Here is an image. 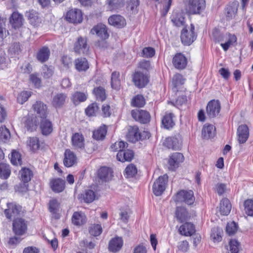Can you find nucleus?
<instances>
[{
	"label": "nucleus",
	"mask_w": 253,
	"mask_h": 253,
	"mask_svg": "<svg viewBox=\"0 0 253 253\" xmlns=\"http://www.w3.org/2000/svg\"><path fill=\"white\" fill-rule=\"evenodd\" d=\"M142 69H146L145 71H135L132 75V82L138 88L145 87L149 82V74L148 70L150 68V64H140Z\"/></svg>",
	"instance_id": "f257e3e1"
},
{
	"label": "nucleus",
	"mask_w": 253,
	"mask_h": 253,
	"mask_svg": "<svg viewBox=\"0 0 253 253\" xmlns=\"http://www.w3.org/2000/svg\"><path fill=\"white\" fill-rule=\"evenodd\" d=\"M174 201L175 203H184L188 205H192L195 201L194 192L190 190H181L175 194Z\"/></svg>",
	"instance_id": "f03ea898"
},
{
	"label": "nucleus",
	"mask_w": 253,
	"mask_h": 253,
	"mask_svg": "<svg viewBox=\"0 0 253 253\" xmlns=\"http://www.w3.org/2000/svg\"><path fill=\"white\" fill-rule=\"evenodd\" d=\"M194 31L195 27L193 24H191L189 29L185 27L182 30L180 39L184 45H189L196 40V35Z\"/></svg>",
	"instance_id": "7ed1b4c3"
},
{
	"label": "nucleus",
	"mask_w": 253,
	"mask_h": 253,
	"mask_svg": "<svg viewBox=\"0 0 253 253\" xmlns=\"http://www.w3.org/2000/svg\"><path fill=\"white\" fill-rule=\"evenodd\" d=\"M168 176L164 174L159 176L153 185V192L156 196H161L166 189Z\"/></svg>",
	"instance_id": "20e7f679"
},
{
	"label": "nucleus",
	"mask_w": 253,
	"mask_h": 253,
	"mask_svg": "<svg viewBox=\"0 0 253 253\" xmlns=\"http://www.w3.org/2000/svg\"><path fill=\"white\" fill-rule=\"evenodd\" d=\"M219 42H221V46L226 51L231 46H234L237 44V38L235 35L227 33L221 37Z\"/></svg>",
	"instance_id": "39448f33"
},
{
	"label": "nucleus",
	"mask_w": 253,
	"mask_h": 253,
	"mask_svg": "<svg viewBox=\"0 0 253 253\" xmlns=\"http://www.w3.org/2000/svg\"><path fill=\"white\" fill-rule=\"evenodd\" d=\"M221 105L219 100H212L209 102L207 106L206 111L209 118H213L217 117L220 111Z\"/></svg>",
	"instance_id": "423d86ee"
},
{
	"label": "nucleus",
	"mask_w": 253,
	"mask_h": 253,
	"mask_svg": "<svg viewBox=\"0 0 253 253\" xmlns=\"http://www.w3.org/2000/svg\"><path fill=\"white\" fill-rule=\"evenodd\" d=\"M206 7L205 0H190L188 4V11L190 14H200Z\"/></svg>",
	"instance_id": "0eeeda50"
},
{
	"label": "nucleus",
	"mask_w": 253,
	"mask_h": 253,
	"mask_svg": "<svg viewBox=\"0 0 253 253\" xmlns=\"http://www.w3.org/2000/svg\"><path fill=\"white\" fill-rule=\"evenodd\" d=\"M184 157L181 153H173L169 159V169L171 170H175L179 166L180 164L184 161Z\"/></svg>",
	"instance_id": "6e6552de"
},
{
	"label": "nucleus",
	"mask_w": 253,
	"mask_h": 253,
	"mask_svg": "<svg viewBox=\"0 0 253 253\" xmlns=\"http://www.w3.org/2000/svg\"><path fill=\"white\" fill-rule=\"evenodd\" d=\"M131 116L136 121L141 124H147L150 120V115L149 112L143 110H133L131 111Z\"/></svg>",
	"instance_id": "1a4fd4ad"
},
{
	"label": "nucleus",
	"mask_w": 253,
	"mask_h": 253,
	"mask_svg": "<svg viewBox=\"0 0 253 253\" xmlns=\"http://www.w3.org/2000/svg\"><path fill=\"white\" fill-rule=\"evenodd\" d=\"M27 225L24 219L17 218L13 222V231L17 235H22L26 231Z\"/></svg>",
	"instance_id": "9d476101"
},
{
	"label": "nucleus",
	"mask_w": 253,
	"mask_h": 253,
	"mask_svg": "<svg viewBox=\"0 0 253 253\" xmlns=\"http://www.w3.org/2000/svg\"><path fill=\"white\" fill-rule=\"evenodd\" d=\"M66 18L70 22L80 23L83 20V14L79 9H72L67 12Z\"/></svg>",
	"instance_id": "9b49d317"
},
{
	"label": "nucleus",
	"mask_w": 253,
	"mask_h": 253,
	"mask_svg": "<svg viewBox=\"0 0 253 253\" xmlns=\"http://www.w3.org/2000/svg\"><path fill=\"white\" fill-rule=\"evenodd\" d=\"M88 48L87 40L85 38L79 37L75 42L74 49L76 53L79 54L87 53Z\"/></svg>",
	"instance_id": "f8f14e48"
},
{
	"label": "nucleus",
	"mask_w": 253,
	"mask_h": 253,
	"mask_svg": "<svg viewBox=\"0 0 253 253\" xmlns=\"http://www.w3.org/2000/svg\"><path fill=\"white\" fill-rule=\"evenodd\" d=\"M63 159L64 165L67 168L73 166L77 163V157L76 154L70 149H66Z\"/></svg>",
	"instance_id": "ddd939ff"
},
{
	"label": "nucleus",
	"mask_w": 253,
	"mask_h": 253,
	"mask_svg": "<svg viewBox=\"0 0 253 253\" xmlns=\"http://www.w3.org/2000/svg\"><path fill=\"white\" fill-rule=\"evenodd\" d=\"M7 207L8 209L4 211V213L6 217L9 219L19 215L22 209L20 205H16L13 203H8Z\"/></svg>",
	"instance_id": "4468645a"
},
{
	"label": "nucleus",
	"mask_w": 253,
	"mask_h": 253,
	"mask_svg": "<svg viewBox=\"0 0 253 253\" xmlns=\"http://www.w3.org/2000/svg\"><path fill=\"white\" fill-rule=\"evenodd\" d=\"M238 140L240 144L245 143L249 136L248 127L246 125L240 126L237 129Z\"/></svg>",
	"instance_id": "2eb2a0df"
},
{
	"label": "nucleus",
	"mask_w": 253,
	"mask_h": 253,
	"mask_svg": "<svg viewBox=\"0 0 253 253\" xmlns=\"http://www.w3.org/2000/svg\"><path fill=\"white\" fill-rule=\"evenodd\" d=\"M90 32L92 34H96L102 40H105L109 37L106 26L102 24L94 26L91 30Z\"/></svg>",
	"instance_id": "dca6fc26"
},
{
	"label": "nucleus",
	"mask_w": 253,
	"mask_h": 253,
	"mask_svg": "<svg viewBox=\"0 0 253 253\" xmlns=\"http://www.w3.org/2000/svg\"><path fill=\"white\" fill-rule=\"evenodd\" d=\"M67 99V95L64 93H58L52 98L51 104L55 108H61Z\"/></svg>",
	"instance_id": "f3484780"
},
{
	"label": "nucleus",
	"mask_w": 253,
	"mask_h": 253,
	"mask_svg": "<svg viewBox=\"0 0 253 253\" xmlns=\"http://www.w3.org/2000/svg\"><path fill=\"white\" fill-rule=\"evenodd\" d=\"M140 132L137 126H129L126 137L128 141L135 142L141 139Z\"/></svg>",
	"instance_id": "a211bd4d"
},
{
	"label": "nucleus",
	"mask_w": 253,
	"mask_h": 253,
	"mask_svg": "<svg viewBox=\"0 0 253 253\" xmlns=\"http://www.w3.org/2000/svg\"><path fill=\"white\" fill-rule=\"evenodd\" d=\"M110 25L119 28L124 27L126 25L125 19L120 15H113L108 18Z\"/></svg>",
	"instance_id": "6ab92c4d"
},
{
	"label": "nucleus",
	"mask_w": 253,
	"mask_h": 253,
	"mask_svg": "<svg viewBox=\"0 0 253 253\" xmlns=\"http://www.w3.org/2000/svg\"><path fill=\"white\" fill-rule=\"evenodd\" d=\"M117 154V159L120 162H130L134 157V153L132 150L126 149L121 150Z\"/></svg>",
	"instance_id": "aec40b11"
},
{
	"label": "nucleus",
	"mask_w": 253,
	"mask_h": 253,
	"mask_svg": "<svg viewBox=\"0 0 253 253\" xmlns=\"http://www.w3.org/2000/svg\"><path fill=\"white\" fill-rule=\"evenodd\" d=\"M24 19L22 15L18 12H13L10 18L9 22L12 27L15 29H19L23 24Z\"/></svg>",
	"instance_id": "412c9836"
},
{
	"label": "nucleus",
	"mask_w": 253,
	"mask_h": 253,
	"mask_svg": "<svg viewBox=\"0 0 253 253\" xmlns=\"http://www.w3.org/2000/svg\"><path fill=\"white\" fill-rule=\"evenodd\" d=\"M123 245V239L121 237H116L110 241L108 249L110 252L116 253L121 249Z\"/></svg>",
	"instance_id": "4be33fe9"
},
{
	"label": "nucleus",
	"mask_w": 253,
	"mask_h": 253,
	"mask_svg": "<svg viewBox=\"0 0 253 253\" xmlns=\"http://www.w3.org/2000/svg\"><path fill=\"white\" fill-rule=\"evenodd\" d=\"M26 16L28 17L30 23L34 26H39L42 23V19L39 13L34 10L27 12Z\"/></svg>",
	"instance_id": "5701e85b"
},
{
	"label": "nucleus",
	"mask_w": 253,
	"mask_h": 253,
	"mask_svg": "<svg viewBox=\"0 0 253 253\" xmlns=\"http://www.w3.org/2000/svg\"><path fill=\"white\" fill-rule=\"evenodd\" d=\"M170 18L172 24L176 27H181L185 25V17L183 13L181 12L173 11Z\"/></svg>",
	"instance_id": "b1692460"
},
{
	"label": "nucleus",
	"mask_w": 253,
	"mask_h": 253,
	"mask_svg": "<svg viewBox=\"0 0 253 253\" xmlns=\"http://www.w3.org/2000/svg\"><path fill=\"white\" fill-rule=\"evenodd\" d=\"M86 222V217L82 211H75L72 216V222L76 226H81Z\"/></svg>",
	"instance_id": "393cba45"
},
{
	"label": "nucleus",
	"mask_w": 253,
	"mask_h": 253,
	"mask_svg": "<svg viewBox=\"0 0 253 253\" xmlns=\"http://www.w3.org/2000/svg\"><path fill=\"white\" fill-rule=\"evenodd\" d=\"M40 127L42 133L44 135H48L53 130L52 124L50 121L42 118L41 121Z\"/></svg>",
	"instance_id": "a878e982"
},
{
	"label": "nucleus",
	"mask_w": 253,
	"mask_h": 253,
	"mask_svg": "<svg viewBox=\"0 0 253 253\" xmlns=\"http://www.w3.org/2000/svg\"><path fill=\"white\" fill-rule=\"evenodd\" d=\"M185 81V79L179 74H175L172 79V90L173 92H177L179 91L180 87L182 85Z\"/></svg>",
	"instance_id": "bb28decb"
},
{
	"label": "nucleus",
	"mask_w": 253,
	"mask_h": 253,
	"mask_svg": "<svg viewBox=\"0 0 253 253\" xmlns=\"http://www.w3.org/2000/svg\"><path fill=\"white\" fill-rule=\"evenodd\" d=\"M180 234L185 236H191L195 232V226L190 222H186L179 228Z\"/></svg>",
	"instance_id": "cd10ccee"
},
{
	"label": "nucleus",
	"mask_w": 253,
	"mask_h": 253,
	"mask_svg": "<svg viewBox=\"0 0 253 253\" xmlns=\"http://www.w3.org/2000/svg\"><path fill=\"white\" fill-rule=\"evenodd\" d=\"M65 182L61 178L53 179L50 181V187L55 193H60L65 188Z\"/></svg>",
	"instance_id": "c85d7f7f"
},
{
	"label": "nucleus",
	"mask_w": 253,
	"mask_h": 253,
	"mask_svg": "<svg viewBox=\"0 0 253 253\" xmlns=\"http://www.w3.org/2000/svg\"><path fill=\"white\" fill-rule=\"evenodd\" d=\"M174 115L172 113H166L162 120V125L165 128L169 129L174 126Z\"/></svg>",
	"instance_id": "c756f323"
},
{
	"label": "nucleus",
	"mask_w": 253,
	"mask_h": 253,
	"mask_svg": "<svg viewBox=\"0 0 253 253\" xmlns=\"http://www.w3.org/2000/svg\"><path fill=\"white\" fill-rule=\"evenodd\" d=\"M73 146L77 149H83L84 147V139L83 135L79 133H75L72 137Z\"/></svg>",
	"instance_id": "7c9ffc66"
},
{
	"label": "nucleus",
	"mask_w": 253,
	"mask_h": 253,
	"mask_svg": "<svg viewBox=\"0 0 253 253\" xmlns=\"http://www.w3.org/2000/svg\"><path fill=\"white\" fill-rule=\"evenodd\" d=\"M215 134V127L212 125L205 124L202 130V135L204 138H212Z\"/></svg>",
	"instance_id": "2f4dec72"
},
{
	"label": "nucleus",
	"mask_w": 253,
	"mask_h": 253,
	"mask_svg": "<svg viewBox=\"0 0 253 253\" xmlns=\"http://www.w3.org/2000/svg\"><path fill=\"white\" fill-rule=\"evenodd\" d=\"M164 145L169 149L172 150H178L181 146V144L178 139L174 137L167 138L163 143Z\"/></svg>",
	"instance_id": "473e14b6"
},
{
	"label": "nucleus",
	"mask_w": 253,
	"mask_h": 253,
	"mask_svg": "<svg viewBox=\"0 0 253 253\" xmlns=\"http://www.w3.org/2000/svg\"><path fill=\"white\" fill-rule=\"evenodd\" d=\"M33 108L35 112L39 114L41 118H46L47 115V107L45 104L39 101H37L33 105Z\"/></svg>",
	"instance_id": "72a5a7b5"
},
{
	"label": "nucleus",
	"mask_w": 253,
	"mask_h": 253,
	"mask_svg": "<svg viewBox=\"0 0 253 253\" xmlns=\"http://www.w3.org/2000/svg\"><path fill=\"white\" fill-rule=\"evenodd\" d=\"M98 176L102 181H109L112 176V172L109 168L103 167L101 168L98 171Z\"/></svg>",
	"instance_id": "f704fd0d"
},
{
	"label": "nucleus",
	"mask_w": 253,
	"mask_h": 253,
	"mask_svg": "<svg viewBox=\"0 0 253 253\" xmlns=\"http://www.w3.org/2000/svg\"><path fill=\"white\" fill-rule=\"evenodd\" d=\"M231 210V204L227 198L223 199L220 203L219 211L221 214L227 215Z\"/></svg>",
	"instance_id": "c9c22d12"
},
{
	"label": "nucleus",
	"mask_w": 253,
	"mask_h": 253,
	"mask_svg": "<svg viewBox=\"0 0 253 253\" xmlns=\"http://www.w3.org/2000/svg\"><path fill=\"white\" fill-rule=\"evenodd\" d=\"M107 131L106 126L102 125L93 131L92 137L96 140H103L106 136Z\"/></svg>",
	"instance_id": "e433bc0d"
},
{
	"label": "nucleus",
	"mask_w": 253,
	"mask_h": 253,
	"mask_svg": "<svg viewBox=\"0 0 253 253\" xmlns=\"http://www.w3.org/2000/svg\"><path fill=\"white\" fill-rule=\"evenodd\" d=\"M175 215L177 219L181 223L185 221L188 217V213L187 210L183 207L176 208Z\"/></svg>",
	"instance_id": "4c0bfd02"
},
{
	"label": "nucleus",
	"mask_w": 253,
	"mask_h": 253,
	"mask_svg": "<svg viewBox=\"0 0 253 253\" xmlns=\"http://www.w3.org/2000/svg\"><path fill=\"white\" fill-rule=\"evenodd\" d=\"M38 121L36 117L29 116L25 122V126L28 131H33L37 128Z\"/></svg>",
	"instance_id": "58836bf2"
},
{
	"label": "nucleus",
	"mask_w": 253,
	"mask_h": 253,
	"mask_svg": "<svg viewBox=\"0 0 253 253\" xmlns=\"http://www.w3.org/2000/svg\"><path fill=\"white\" fill-rule=\"evenodd\" d=\"M19 175L22 182L28 183L33 177V173L30 169L23 168L19 171Z\"/></svg>",
	"instance_id": "ea45409f"
},
{
	"label": "nucleus",
	"mask_w": 253,
	"mask_h": 253,
	"mask_svg": "<svg viewBox=\"0 0 253 253\" xmlns=\"http://www.w3.org/2000/svg\"><path fill=\"white\" fill-rule=\"evenodd\" d=\"M120 73L119 72L114 71L111 75V87L116 90H119L121 86V81L119 79Z\"/></svg>",
	"instance_id": "a19ab883"
},
{
	"label": "nucleus",
	"mask_w": 253,
	"mask_h": 253,
	"mask_svg": "<svg viewBox=\"0 0 253 253\" xmlns=\"http://www.w3.org/2000/svg\"><path fill=\"white\" fill-rule=\"evenodd\" d=\"M86 99L87 94L80 91L75 92L73 94L72 96V100L75 105H77L80 102L85 101Z\"/></svg>",
	"instance_id": "79ce46f5"
},
{
	"label": "nucleus",
	"mask_w": 253,
	"mask_h": 253,
	"mask_svg": "<svg viewBox=\"0 0 253 253\" xmlns=\"http://www.w3.org/2000/svg\"><path fill=\"white\" fill-rule=\"evenodd\" d=\"M93 93L95 95L97 100L102 102L106 98L105 89L102 86L95 87L93 90Z\"/></svg>",
	"instance_id": "37998d69"
},
{
	"label": "nucleus",
	"mask_w": 253,
	"mask_h": 253,
	"mask_svg": "<svg viewBox=\"0 0 253 253\" xmlns=\"http://www.w3.org/2000/svg\"><path fill=\"white\" fill-rule=\"evenodd\" d=\"M11 173L9 166L5 163L0 164V177L6 179L8 178Z\"/></svg>",
	"instance_id": "c03bdc74"
},
{
	"label": "nucleus",
	"mask_w": 253,
	"mask_h": 253,
	"mask_svg": "<svg viewBox=\"0 0 253 253\" xmlns=\"http://www.w3.org/2000/svg\"><path fill=\"white\" fill-rule=\"evenodd\" d=\"M49 49L46 47H42L37 54V58L41 62H45L49 58Z\"/></svg>",
	"instance_id": "a18cd8bd"
},
{
	"label": "nucleus",
	"mask_w": 253,
	"mask_h": 253,
	"mask_svg": "<svg viewBox=\"0 0 253 253\" xmlns=\"http://www.w3.org/2000/svg\"><path fill=\"white\" fill-rule=\"evenodd\" d=\"M109 8L110 10L119 9L124 6V0H107Z\"/></svg>",
	"instance_id": "49530a36"
},
{
	"label": "nucleus",
	"mask_w": 253,
	"mask_h": 253,
	"mask_svg": "<svg viewBox=\"0 0 253 253\" xmlns=\"http://www.w3.org/2000/svg\"><path fill=\"white\" fill-rule=\"evenodd\" d=\"M99 107L95 102L92 103L85 109V112L87 116L89 117L95 116L99 111Z\"/></svg>",
	"instance_id": "de8ad7c7"
},
{
	"label": "nucleus",
	"mask_w": 253,
	"mask_h": 253,
	"mask_svg": "<svg viewBox=\"0 0 253 253\" xmlns=\"http://www.w3.org/2000/svg\"><path fill=\"white\" fill-rule=\"evenodd\" d=\"M139 5V0H130L127 4V10L132 14L136 13L138 11Z\"/></svg>",
	"instance_id": "09e8293b"
},
{
	"label": "nucleus",
	"mask_w": 253,
	"mask_h": 253,
	"mask_svg": "<svg viewBox=\"0 0 253 253\" xmlns=\"http://www.w3.org/2000/svg\"><path fill=\"white\" fill-rule=\"evenodd\" d=\"M222 230L218 227L213 228L211 230V237L213 242H219L222 240Z\"/></svg>",
	"instance_id": "8fccbe9b"
},
{
	"label": "nucleus",
	"mask_w": 253,
	"mask_h": 253,
	"mask_svg": "<svg viewBox=\"0 0 253 253\" xmlns=\"http://www.w3.org/2000/svg\"><path fill=\"white\" fill-rule=\"evenodd\" d=\"M125 172V175L127 178H131L134 177L136 174L137 169L134 165L131 164L126 167Z\"/></svg>",
	"instance_id": "3c124183"
},
{
	"label": "nucleus",
	"mask_w": 253,
	"mask_h": 253,
	"mask_svg": "<svg viewBox=\"0 0 253 253\" xmlns=\"http://www.w3.org/2000/svg\"><path fill=\"white\" fill-rule=\"evenodd\" d=\"M28 145L33 151L38 150L40 147L39 138L37 137H30L28 141Z\"/></svg>",
	"instance_id": "603ef678"
},
{
	"label": "nucleus",
	"mask_w": 253,
	"mask_h": 253,
	"mask_svg": "<svg viewBox=\"0 0 253 253\" xmlns=\"http://www.w3.org/2000/svg\"><path fill=\"white\" fill-rule=\"evenodd\" d=\"M84 202L86 203H90L95 199V192L92 190H86L83 195Z\"/></svg>",
	"instance_id": "864d4df0"
},
{
	"label": "nucleus",
	"mask_w": 253,
	"mask_h": 253,
	"mask_svg": "<svg viewBox=\"0 0 253 253\" xmlns=\"http://www.w3.org/2000/svg\"><path fill=\"white\" fill-rule=\"evenodd\" d=\"M226 11V17L229 19L235 17L237 12V5L236 4L228 5Z\"/></svg>",
	"instance_id": "5fc2aeb1"
},
{
	"label": "nucleus",
	"mask_w": 253,
	"mask_h": 253,
	"mask_svg": "<svg viewBox=\"0 0 253 253\" xmlns=\"http://www.w3.org/2000/svg\"><path fill=\"white\" fill-rule=\"evenodd\" d=\"M145 104L144 98L142 95H137L131 101V105L134 107H141Z\"/></svg>",
	"instance_id": "6e6d98bb"
},
{
	"label": "nucleus",
	"mask_w": 253,
	"mask_h": 253,
	"mask_svg": "<svg viewBox=\"0 0 253 253\" xmlns=\"http://www.w3.org/2000/svg\"><path fill=\"white\" fill-rule=\"evenodd\" d=\"M53 74V67L51 65L44 64L42 67V74L44 78L48 79Z\"/></svg>",
	"instance_id": "4d7b16f0"
},
{
	"label": "nucleus",
	"mask_w": 253,
	"mask_h": 253,
	"mask_svg": "<svg viewBox=\"0 0 253 253\" xmlns=\"http://www.w3.org/2000/svg\"><path fill=\"white\" fill-rule=\"evenodd\" d=\"M128 147V144L123 141H117L113 144L110 148L113 151H122Z\"/></svg>",
	"instance_id": "13d9d810"
},
{
	"label": "nucleus",
	"mask_w": 253,
	"mask_h": 253,
	"mask_svg": "<svg viewBox=\"0 0 253 253\" xmlns=\"http://www.w3.org/2000/svg\"><path fill=\"white\" fill-rule=\"evenodd\" d=\"M102 232V227L100 224H92L89 228L90 234L93 236H98L101 234Z\"/></svg>",
	"instance_id": "bf43d9fd"
},
{
	"label": "nucleus",
	"mask_w": 253,
	"mask_h": 253,
	"mask_svg": "<svg viewBox=\"0 0 253 253\" xmlns=\"http://www.w3.org/2000/svg\"><path fill=\"white\" fill-rule=\"evenodd\" d=\"M29 80L36 88H39L41 86L42 80L37 73L31 74L30 75Z\"/></svg>",
	"instance_id": "052dcab7"
},
{
	"label": "nucleus",
	"mask_w": 253,
	"mask_h": 253,
	"mask_svg": "<svg viewBox=\"0 0 253 253\" xmlns=\"http://www.w3.org/2000/svg\"><path fill=\"white\" fill-rule=\"evenodd\" d=\"M245 211L249 216L253 215V200L248 199L244 202Z\"/></svg>",
	"instance_id": "680f3d73"
},
{
	"label": "nucleus",
	"mask_w": 253,
	"mask_h": 253,
	"mask_svg": "<svg viewBox=\"0 0 253 253\" xmlns=\"http://www.w3.org/2000/svg\"><path fill=\"white\" fill-rule=\"evenodd\" d=\"M10 137L9 130L4 127H0V141L5 142Z\"/></svg>",
	"instance_id": "e2e57ef3"
},
{
	"label": "nucleus",
	"mask_w": 253,
	"mask_h": 253,
	"mask_svg": "<svg viewBox=\"0 0 253 253\" xmlns=\"http://www.w3.org/2000/svg\"><path fill=\"white\" fill-rule=\"evenodd\" d=\"M238 228V224L234 221H232L227 223L226 231L229 235H232L237 232Z\"/></svg>",
	"instance_id": "0e129e2a"
},
{
	"label": "nucleus",
	"mask_w": 253,
	"mask_h": 253,
	"mask_svg": "<svg viewBox=\"0 0 253 253\" xmlns=\"http://www.w3.org/2000/svg\"><path fill=\"white\" fill-rule=\"evenodd\" d=\"M155 54V50L154 48L151 47H144L142 52L141 56L144 58H150L154 56Z\"/></svg>",
	"instance_id": "69168bd1"
},
{
	"label": "nucleus",
	"mask_w": 253,
	"mask_h": 253,
	"mask_svg": "<svg viewBox=\"0 0 253 253\" xmlns=\"http://www.w3.org/2000/svg\"><path fill=\"white\" fill-rule=\"evenodd\" d=\"M240 243L235 239H232L229 242V253H239Z\"/></svg>",
	"instance_id": "338daca9"
},
{
	"label": "nucleus",
	"mask_w": 253,
	"mask_h": 253,
	"mask_svg": "<svg viewBox=\"0 0 253 253\" xmlns=\"http://www.w3.org/2000/svg\"><path fill=\"white\" fill-rule=\"evenodd\" d=\"M59 204L56 199L50 200L49 202V210L53 214L56 213L58 211Z\"/></svg>",
	"instance_id": "774afa93"
}]
</instances>
